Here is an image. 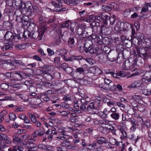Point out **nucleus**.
<instances>
[{
  "mask_svg": "<svg viewBox=\"0 0 151 151\" xmlns=\"http://www.w3.org/2000/svg\"><path fill=\"white\" fill-rule=\"evenodd\" d=\"M87 70H88V72H90L93 74H96V70L98 71L100 70L98 68H95L91 67L88 68V66L86 64H84L82 66V67H78L77 68L75 71L73 76L75 78H76L79 80H81L83 78L82 77H80L81 76H84V73L86 72Z\"/></svg>",
  "mask_w": 151,
  "mask_h": 151,
  "instance_id": "obj_1",
  "label": "nucleus"
},
{
  "mask_svg": "<svg viewBox=\"0 0 151 151\" xmlns=\"http://www.w3.org/2000/svg\"><path fill=\"white\" fill-rule=\"evenodd\" d=\"M67 0H58L56 2L53 1H51L50 4V5H52L55 8V10L57 12H60L62 11H65L67 10L68 8L63 7V2L65 4Z\"/></svg>",
  "mask_w": 151,
  "mask_h": 151,
  "instance_id": "obj_2",
  "label": "nucleus"
},
{
  "mask_svg": "<svg viewBox=\"0 0 151 151\" xmlns=\"http://www.w3.org/2000/svg\"><path fill=\"white\" fill-rule=\"evenodd\" d=\"M91 43H92V42L89 40L86 42L84 46L85 51L86 53L89 52L91 54L94 53H98V52H97L98 51L97 49L93 47L92 46L91 47Z\"/></svg>",
  "mask_w": 151,
  "mask_h": 151,
  "instance_id": "obj_3",
  "label": "nucleus"
},
{
  "mask_svg": "<svg viewBox=\"0 0 151 151\" xmlns=\"http://www.w3.org/2000/svg\"><path fill=\"white\" fill-rule=\"evenodd\" d=\"M104 27H100V29L99 32H98V30H96L95 28H94L93 30V33L91 35V37L93 39H96L97 37V34H101V33H104L105 35H109V32L108 31V28H103Z\"/></svg>",
  "mask_w": 151,
  "mask_h": 151,
  "instance_id": "obj_4",
  "label": "nucleus"
},
{
  "mask_svg": "<svg viewBox=\"0 0 151 151\" xmlns=\"http://www.w3.org/2000/svg\"><path fill=\"white\" fill-rule=\"evenodd\" d=\"M28 74L20 71H15L12 73V77L15 78V79L18 81H20L25 78Z\"/></svg>",
  "mask_w": 151,
  "mask_h": 151,
  "instance_id": "obj_5",
  "label": "nucleus"
},
{
  "mask_svg": "<svg viewBox=\"0 0 151 151\" xmlns=\"http://www.w3.org/2000/svg\"><path fill=\"white\" fill-rule=\"evenodd\" d=\"M75 35L73 34H71L70 37L69 38L68 42V46L71 48H74L75 47L74 45L75 43Z\"/></svg>",
  "mask_w": 151,
  "mask_h": 151,
  "instance_id": "obj_6",
  "label": "nucleus"
},
{
  "mask_svg": "<svg viewBox=\"0 0 151 151\" xmlns=\"http://www.w3.org/2000/svg\"><path fill=\"white\" fill-rule=\"evenodd\" d=\"M35 140L33 138L29 139L27 140V143L29 145L28 146V147L30 149L35 148L36 150L37 149L36 145L35 144Z\"/></svg>",
  "mask_w": 151,
  "mask_h": 151,
  "instance_id": "obj_7",
  "label": "nucleus"
},
{
  "mask_svg": "<svg viewBox=\"0 0 151 151\" xmlns=\"http://www.w3.org/2000/svg\"><path fill=\"white\" fill-rule=\"evenodd\" d=\"M110 111H108L107 109L105 108L103 111H100L97 113V115L102 119L107 118V114Z\"/></svg>",
  "mask_w": 151,
  "mask_h": 151,
  "instance_id": "obj_8",
  "label": "nucleus"
},
{
  "mask_svg": "<svg viewBox=\"0 0 151 151\" xmlns=\"http://www.w3.org/2000/svg\"><path fill=\"white\" fill-rule=\"evenodd\" d=\"M142 84V81L137 80L133 82L131 84V85L129 86L128 87L130 88H137L140 86Z\"/></svg>",
  "mask_w": 151,
  "mask_h": 151,
  "instance_id": "obj_9",
  "label": "nucleus"
},
{
  "mask_svg": "<svg viewBox=\"0 0 151 151\" xmlns=\"http://www.w3.org/2000/svg\"><path fill=\"white\" fill-rule=\"evenodd\" d=\"M12 47V45L8 43H5L3 46H1V50L4 51L10 50Z\"/></svg>",
  "mask_w": 151,
  "mask_h": 151,
  "instance_id": "obj_10",
  "label": "nucleus"
},
{
  "mask_svg": "<svg viewBox=\"0 0 151 151\" xmlns=\"http://www.w3.org/2000/svg\"><path fill=\"white\" fill-rule=\"evenodd\" d=\"M133 63H131V65L130 67V68L129 70L132 72L134 71L137 70V60L135 59H134L132 60Z\"/></svg>",
  "mask_w": 151,
  "mask_h": 151,
  "instance_id": "obj_11",
  "label": "nucleus"
},
{
  "mask_svg": "<svg viewBox=\"0 0 151 151\" xmlns=\"http://www.w3.org/2000/svg\"><path fill=\"white\" fill-rule=\"evenodd\" d=\"M82 60H84V58L81 55L75 56L72 55L71 57V59L69 60L70 61L73 62L74 60H77L79 62Z\"/></svg>",
  "mask_w": 151,
  "mask_h": 151,
  "instance_id": "obj_12",
  "label": "nucleus"
},
{
  "mask_svg": "<svg viewBox=\"0 0 151 151\" xmlns=\"http://www.w3.org/2000/svg\"><path fill=\"white\" fill-rule=\"evenodd\" d=\"M13 141L14 143L20 145H23L22 140L19 138L17 137L16 136L14 135L13 136Z\"/></svg>",
  "mask_w": 151,
  "mask_h": 151,
  "instance_id": "obj_13",
  "label": "nucleus"
},
{
  "mask_svg": "<svg viewBox=\"0 0 151 151\" xmlns=\"http://www.w3.org/2000/svg\"><path fill=\"white\" fill-rule=\"evenodd\" d=\"M131 61H132L131 59H129L125 62L123 65V68L125 70H129L130 68L131 63L130 62Z\"/></svg>",
  "mask_w": 151,
  "mask_h": 151,
  "instance_id": "obj_14",
  "label": "nucleus"
},
{
  "mask_svg": "<svg viewBox=\"0 0 151 151\" xmlns=\"http://www.w3.org/2000/svg\"><path fill=\"white\" fill-rule=\"evenodd\" d=\"M112 121L104 119V123L103 127H104L105 129H108L109 128V127L112 126Z\"/></svg>",
  "mask_w": 151,
  "mask_h": 151,
  "instance_id": "obj_15",
  "label": "nucleus"
},
{
  "mask_svg": "<svg viewBox=\"0 0 151 151\" xmlns=\"http://www.w3.org/2000/svg\"><path fill=\"white\" fill-rule=\"evenodd\" d=\"M13 34L10 32H6L4 39L6 40L11 41Z\"/></svg>",
  "mask_w": 151,
  "mask_h": 151,
  "instance_id": "obj_16",
  "label": "nucleus"
},
{
  "mask_svg": "<svg viewBox=\"0 0 151 151\" xmlns=\"http://www.w3.org/2000/svg\"><path fill=\"white\" fill-rule=\"evenodd\" d=\"M20 39L19 35L17 34H14L11 39L10 42H18Z\"/></svg>",
  "mask_w": 151,
  "mask_h": 151,
  "instance_id": "obj_17",
  "label": "nucleus"
},
{
  "mask_svg": "<svg viewBox=\"0 0 151 151\" xmlns=\"http://www.w3.org/2000/svg\"><path fill=\"white\" fill-rule=\"evenodd\" d=\"M40 35V32L39 31L35 32L32 35V37L33 38L38 39L40 40L41 39V36Z\"/></svg>",
  "mask_w": 151,
  "mask_h": 151,
  "instance_id": "obj_18",
  "label": "nucleus"
},
{
  "mask_svg": "<svg viewBox=\"0 0 151 151\" xmlns=\"http://www.w3.org/2000/svg\"><path fill=\"white\" fill-rule=\"evenodd\" d=\"M144 79H146L147 81H151V70L146 72L144 74Z\"/></svg>",
  "mask_w": 151,
  "mask_h": 151,
  "instance_id": "obj_19",
  "label": "nucleus"
},
{
  "mask_svg": "<svg viewBox=\"0 0 151 151\" xmlns=\"http://www.w3.org/2000/svg\"><path fill=\"white\" fill-rule=\"evenodd\" d=\"M99 58L104 63L106 62L107 59L106 55L105 53H100Z\"/></svg>",
  "mask_w": 151,
  "mask_h": 151,
  "instance_id": "obj_20",
  "label": "nucleus"
},
{
  "mask_svg": "<svg viewBox=\"0 0 151 151\" xmlns=\"http://www.w3.org/2000/svg\"><path fill=\"white\" fill-rule=\"evenodd\" d=\"M99 58L104 63L106 62L107 59L106 55L105 53H100Z\"/></svg>",
  "mask_w": 151,
  "mask_h": 151,
  "instance_id": "obj_21",
  "label": "nucleus"
},
{
  "mask_svg": "<svg viewBox=\"0 0 151 151\" xmlns=\"http://www.w3.org/2000/svg\"><path fill=\"white\" fill-rule=\"evenodd\" d=\"M99 58L104 63L106 62L107 59L106 55L105 53H100Z\"/></svg>",
  "mask_w": 151,
  "mask_h": 151,
  "instance_id": "obj_22",
  "label": "nucleus"
},
{
  "mask_svg": "<svg viewBox=\"0 0 151 151\" xmlns=\"http://www.w3.org/2000/svg\"><path fill=\"white\" fill-rule=\"evenodd\" d=\"M97 142L99 144H102L104 143H106L107 141L105 138L100 137L97 138Z\"/></svg>",
  "mask_w": 151,
  "mask_h": 151,
  "instance_id": "obj_23",
  "label": "nucleus"
},
{
  "mask_svg": "<svg viewBox=\"0 0 151 151\" xmlns=\"http://www.w3.org/2000/svg\"><path fill=\"white\" fill-rule=\"evenodd\" d=\"M3 26L6 29L9 30L12 27V24L10 22L7 21L4 22Z\"/></svg>",
  "mask_w": 151,
  "mask_h": 151,
  "instance_id": "obj_24",
  "label": "nucleus"
},
{
  "mask_svg": "<svg viewBox=\"0 0 151 151\" xmlns=\"http://www.w3.org/2000/svg\"><path fill=\"white\" fill-rule=\"evenodd\" d=\"M12 86L10 83H2L1 84L0 86L1 88L4 90H6L8 89L9 86Z\"/></svg>",
  "mask_w": 151,
  "mask_h": 151,
  "instance_id": "obj_25",
  "label": "nucleus"
},
{
  "mask_svg": "<svg viewBox=\"0 0 151 151\" xmlns=\"http://www.w3.org/2000/svg\"><path fill=\"white\" fill-rule=\"evenodd\" d=\"M78 1L77 0H67L65 4L70 6L76 5L77 4Z\"/></svg>",
  "mask_w": 151,
  "mask_h": 151,
  "instance_id": "obj_26",
  "label": "nucleus"
},
{
  "mask_svg": "<svg viewBox=\"0 0 151 151\" xmlns=\"http://www.w3.org/2000/svg\"><path fill=\"white\" fill-rule=\"evenodd\" d=\"M117 86L114 84L112 82V84H111V85L109 86H107V87H103V88H104V89H105L106 90H114V89H116V88Z\"/></svg>",
  "mask_w": 151,
  "mask_h": 151,
  "instance_id": "obj_27",
  "label": "nucleus"
},
{
  "mask_svg": "<svg viewBox=\"0 0 151 151\" xmlns=\"http://www.w3.org/2000/svg\"><path fill=\"white\" fill-rule=\"evenodd\" d=\"M73 98L74 97L68 94H66L63 96V99L65 101H72L74 99Z\"/></svg>",
  "mask_w": 151,
  "mask_h": 151,
  "instance_id": "obj_28",
  "label": "nucleus"
},
{
  "mask_svg": "<svg viewBox=\"0 0 151 151\" xmlns=\"http://www.w3.org/2000/svg\"><path fill=\"white\" fill-rule=\"evenodd\" d=\"M54 70V67L52 65H48L46 70L43 69L42 71L44 73L47 74L49 71H53Z\"/></svg>",
  "mask_w": 151,
  "mask_h": 151,
  "instance_id": "obj_29",
  "label": "nucleus"
},
{
  "mask_svg": "<svg viewBox=\"0 0 151 151\" xmlns=\"http://www.w3.org/2000/svg\"><path fill=\"white\" fill-rule=\"evenodd\" d=\"M119 114L118 113L114 112L111 114V118L115 120H118L119 118Z\"/></svg>",
  "mask_w": 151,
  "mask_h": 151,
  "instance_id": "obj_30",
  "label": "nucleus"
},
{
  "mask_svg": "<svg viewBox=\"0 0 151 151\" xmlns=\"http://www.w3.org/2000/svg\"><path fill=\"white\" fill-rule=\"evenodd\" d=\"M7 112L6 111H4L0 113V122H1L4 120V117L6 116Z\"/></svg>",
  "mask_w": 151,
  "mask_h": 151,
  "instance_id": "obj_31",
  "label": "nucleus"
},
{
  "mask_svg": "<svg viewBox=\"0 0 151 151\" xmlns=\"http://www.w3.org/2000/svg\"><path fill=\"white\" fill-rule=\"evenodd\" d=\"M27 3H22L20 6L19 7V8L20 10L21 11H23V12L24 11L27 12V9L26 8V6H27Z\"/></svg>",
  "mask_w": 151,
  "mask_h": 151,
  "instance_id": "obj_32",
  "label": "nucleus"
},
{
  "mask_svg": "<svg viewBox=\"0 0 151 151\" xmlns=\"http://www.w3.org/2000/svg\"><path fill=\"white\" fill-rule=\"evenodd\" d=\"M26 130L23 129H16L15 132L18 135H20L25 134L26 133Z\"/></svg>",
  "mask_w": 151,
  "mask_h": 151,
  "instance_id": "obj_33",
  "label": "nucleus"
},
{
  "mask_svg": "<svg viewBox=\"0 0 151 151\" xmlns=\"http://www.w3.org/2000/svg\"><path fill=\"white\" fill-rule=\"evenodd\" d=\"M96 144L95 142H93L91 144L87 145V148L89 150H93L97 147Z\"/></svg>",
  "mask_w": 151,
  "mask_h": 151,
  "instance_id": "obj_34",
  "label": "nucleus"
},
{
  "mask_svg": "<svg viewBox=\"0 0 151 151\" xmlns=\"http://www.w3.org/2000/svg\"><path fill=\"white\" fill-rule=\"evenodd\" d=\"M22 148V147L16 145L8 149L9 151H17V150H20Z\"/></svg>",
  "mask_w": 151,
  "mask_h": 151,
  "instance_id": "obj_35",
  "label": "nucleus"
},
{
  "mask_svg": "<svg viewBox=\"0 0 151 151\" xmlns=\"http://www.w3.org/2000/svg\"><path fill=\"white\" fill-rule=\"evenodd\" d=\"M27 6H28V12H34L35 10V9L33 8L32 4L30 2H28L27 3Z\"/></svg>",
  "mask_w": 151,
  "mask_h": 151,
  "instance_id": "obj_36",
  "label": "nucleus"
},
{
  "mask_svg": "<svg viewBox=\"0 0 151 151\" xmlns=\"http://www.w3.org/2000/svg\"><path fill=\"white\" fill-rule=\"evenodd\" d=\"M23 37L26 38H28L31 36V32L28 31H24L23 35Z\"/></svg>",
  "mask_w": 151,
  "mask_h": 151,
  "instance_id": "obj_37",
  "label": "nucleus"
},
{
  "mask_svg": "<svg viewBox=\"0 0 151 151\" xmlns=\"http://www.w3.org/2000/svg\"><path fill=\"white\" fill-rule=\"evenodd\" d=\"M101 17L102 20H105L106 22L109 18V17L108 16L107 14L105 12L102 13L101 14Z\"/></svg>",
  "mask_w": 151,
  "mask_h": 151,
  "instance_id": "obj_38",
  "label": "nucleus"
},
{
  "mask_svg": "<svg viewBox=\"0 0 151 151\" xmlns=\"http://www.w3.org/2000/svg\"><path fill=\"white\" fill-rule=\"evenodd\" d=\"M95 17L94 16L92 15L89 17L88 18L85 17L83 19V21L88 22H91V19L92 20H94Z\"/></svg>",
  "mask_w": 151,
  "mask_h": 151,
  "instance_id": "obj_39",
  "label": "nucleus"
},
{
  "mask_svg": "<svg viewBox=\"0 0 151 151\" xmlns=\"http://www.w3.org/2000/svg\"><path fill=\"white\" fill-rule=\"evenodd\" d=\"M69 25L70 30L72 32H73L74 28L76 27V23L75 22H70Z\"/></svg>",
  "mask_w": 151,
  "mask_h": 151,
  "instance_id": "obj_40",
  "label": "nucleus"
},
{
  "mask_svg": "<svg viewBox=\"0 0 151 151\" xmlns=\"http://www.w3.org/2000/svg\"><path fill=\"white\" fill-rule=\"evenodd\" d=\"M13 4H14L17 6H18V8L20 6L22 3L21 0H12Z\"/></svg>",
  "mask_w": 151,
  "mask_h": 151,
  "instance_id": "obj_41",
  "label": "nucleus"
},
{
  "mask_svg": "<svg viewBox=\"0 0 151 151\" xmlns=\"http://www.w3.org/2000/svg\"><path fill=\"white\" fill-rule=\"evenodd\" d=\"M91 109H96V106L92 101L89 104L88 106L87 107V109L88 111L91 110Z\"/></svg>",
  "mask_w": 151,
  "mask_h": 151,
  "instance_id": "obj_42",
  "label": "nucleus"
},
{
  "mask_svg": "<svg viewBox=\"0 0 151 151\" xmlns=\"http://www.w3.org/2000/svg\"><path fill=\"white\" fill-rule=\"evenodd\" d=\"M92 101L94 103L95 106H96V110H98L102 106V103H100V102H97L94 101Z\"/></svg>",
  "mask_w": 151,
  "mask_h": 151,
  "instance_id": "obj_43",
  "label": "nucleus"
},
{
  "mask_svg": "<svg viewBox=\"0 0 151 151\" xmlns=\"http://www.w3.org/2000/svg\"><path fill=\"white\" fill-rule=\"evenodd\" d=\"M45 19L43 17H40L38 23L41 26L44 25V24L45 23Z\"/></svg>",
  "mask_w": 151,
  "mask_h": 151,
  "instance_id": "obj_44",
  "label": "nucleus"
},
{
  "mask_svg": "<svg viewBox=\"0 0 151 151\" xmlns=\"http://www.w3.org/2000/svg\"><path fill=\"white\" fill-rule=\"evenodd\" d=\"M59 55L62 56L65 55L67 53V51L65 49H61L59 50Z\"/></svg>",
  "mask_w": 151,
  "mask_h": 151,
  "instance_id": "obj_45",
  "label": "nucleus"
},
{
  "mask_svg": "<svg viewBox=\"0 0 151 151\" xmlns=\"http://www.w3.org/2000/svg\"><path fill=\"white\" fill-rule=\"evenodd\" d=\"M6 31L4 29L0 30V39L3 40L4 39Z\"/></svg>",
  "mask_w": 151,
  "mask_h": 151,
  "instance_id": "obj_46",
  "label": "nucleus"
},
{
  "mask_svg": "<svg viewBox=\"0 0 151 151\" xmlns=\"http://www.w3.org/2000/svg\"><path fill=\"white\" fill-rule=\"evenodd\" d=\"M91 24L94 26L93 29L95 28L96 30H98V27L99 25V22H97L96 21H93L92 22Z\"/></svg>",
  "mask_w": 151,
  "mask_h": 151,
  "instance_id": "obj_47",
  "label": "nucleus"
},
{
  "mask_svg": "<svg viewBox=\"0 0 151 151\" xmlns=\"http://www.w3.org/2000/svg\"><path fill=\"white\" fill-rule=\"evenodd\" d=\"M111 8H113L116 11H118L119 10V6L115 3H113L111 4Z\"/></svg>",
  "mask_w": 151,
  "mask_h": 151,
  "instance_id": "obj_48",
  "label": "nucleus"
},
{
  "mask_svg": "<svg viewBox=\"0 0 151 151\" xmlns=\"http://www.w3.org/2000/svg\"><path fill=\"white\" fill-rule=\"evenodd\" d=\"M70 22V21H66L64 23L61 24V27L62 28H68Z\"/></svg>",
  "mask_w": 151,
  "mask_h": 151,
  "instance_id": "obj_49",
  "label": "nucleus"
},
{
  "mask_svg": "<svg viewBox=\"0 0 151 151\" xmlns=\"http://www.w3.org/2000/svg\"><path fill=\"white\" fill-rule=\"evenodd\" d=\"M104 82L106 86H109L112 84V82L110 80L105 78L104 79Z\"/></svg>",
  "mask_w": 151,
  "mask_h": 151,
  "instance_id": "obj_50",
  "label": "nucleus"
},
{
  "mask_svg": "<svg viewBox=\"0 0 151 151\" xmlns=\"http://www.w3.org/2000/svg\"><path fill=\"white\" fill-rule=\"evenodd\" d=\"M38 148L41 150H46L48 147H47L45 145L40 144L38 145Z\"/></svg>",
  "mask_w": 151,
  "mask_h": 151,
  "instance_id": "obj_51",
  "label": "nucleus"
},
{
  "mask_svg": "<svg viewBox=\"0 0 151 151\" xmlns=\"http://www.w3.org/2000/svg\"><path fill=\"white\" fill-rule=\"evenodd\" d=\"M132 11L130 9H129L126 10L123 14V16L125 17H127L128 16L130 15V12Z\"/></svg>",
  "mask_w": 151,
  "mask_h": 151,
  "instance_id": "obj_52",
  "label": "nucleus"
},
{
  "mask_svg": "<svg viewBox=\"0 0 151 151\" xmlns=\"http://www.w3.org/2000/svg\"><path fill=\"white\" fill-rule=\"evenodd\" d=\"M65 131L63 129V127H60L58 130V133H60V135H64L65 134Z\"/></svg>",
  "mask_w": 151,
  "mask_h": 151,
  "instance_id": "obj_53",
  "label": "nucleus"
},
{
  "mask_svg": "<svg viewBox=\"0 0 151 151\" xmlns=\"http://www.w3.org/2000/svg\"><path fill=\"white\" fill-rule=\"evenodd\" d=\"M148 9L147 6L146 5L145 6L142 7V10L140 12V13L142 14L143 16H144V14H143V13L148 12Z\"/></svg>",
  "mask_w": 151,
  "mask_h": 151,
  "instance_id": "obj_54",
  "label": "nucleus"
},
{
  "mask_svg": "<svg viewBox=\"0 0 151 151\" xmlns=\"http://www.w3.org/2000/svg\"><path fill=\"white\" fill-rule=\"evenodd\" d=\"M9 117L10 119L12 121H14L16 118L15 114L13 113H10L9 115Z\"/></svg>",
  "mask_w": 151,
  "mask_h": 151,
  "instance_id": "obj_55",
  "label": "nucleus"
},
{
  "mask_svg": "<svg viewBox=\"0 0 151 151\" xmlns=\"http://www.w3.org/2000/svg\"><path fill=\"white\" fill-rule=\"evenodd\" d=\"M70 114V112L68 111H63L61 112H59V114L60 115L62 116H63L67 117L68 115Z\"/></svg>",
  "mask_w": 151,
  "mask_h": 151,
  "instance_id": "obj_56",
  "label": "nucleus"
},
{
  "mask_svg": "<svg viewBox=\"0 0 151 151\" xmlns=\"http://www.w3.org/2000/svg\"><path fill=\"white\" fill-rule=\"evenodd\" d=\"M135 109L134 108H130L127 111V114L129 115H133L135 113L134 110Z\"/></svg>",
  "mask_w": 151,
  "mask_h": 151,
  "instance_id": "obj_57",
  "label": "nucleus"
},
{
  "mask_svg": "<svg viewBox=\"0 0 151 151\" xmlns=\"http://www.w3.org/2000/svg\"><path fill=\"white\" fill-rule=\"evenodd\" d=\"M60 106L65 109H67L69 107V104L65 102L62 103L60 104Z\"/></svg>",
  "mask_w": 151,
  "mask_h": 151,
  "instance_id": "obj_58",
  "label": "nucleus"
},
{
  "mask_svg": "<svg viewBox=\"0 0 151 151\" xmlns=\"http://www.w3.org/2000/svg\"><path fill=\"white\" fill-rule=\"evenodd\" d=\"M128 121L131 122L133 124L137 125L138 124V122L133 118H129L128 119Z\"/></svg>",
  "mask_w": 151,
  "mask_h": 151,
  "instance_id": "obj_59",
  "label": "nucleus"
},
{
  "mask_svg": "<svg viewBox=\"0 0 151 151\" xmlns=\"http://www.w3.org/2000/svg\"><path fill=\"white\" fill-rule=\"evenodd\" d=\"M102 9L104 11H110L111 10V7L106 5H104L102 6Z\"/></svg>",
  "mask_w": 151,
  "mask_h": 151,
  "instance_id": "obj_60",
  "label": "nucleus"
},
{
  "mask_svg": "<svg viewBox=\"0 0 151 151\" xmlns=\"http://www.w3.org/2000/svg\"><path fill=\"white\" fill-rule=\"evenodd\" d=\"M135 31L134 27H132V35L131 39H134L136 38V36L135 35Z\"/></svg>",
  "mask_w": 151,
  "mask_h": 151,
  "instance_id": "obj_61",
  "label": "nucleus"
},
{
  "mask_svg": "<svg viewBox=\"0 0 151 151\" xmlns=\"http://www.w3.org/2000/svg\"><path fill=\"white\" fill-rule=\"evenodd\" d=\"M108 129L109 130L110 132H111L112 134L114 135H116V129L113 127L111 126V127L109 128Z\"/></svg>",
  "mask_w": 151,
  "mask_h": 151,
  "instance_id": "obj_62",
  "label": "nucleus"
},
{
  "mask_svg": "<svg viewBox=\"0 0 151 151\" xmlns=\"http://www.w3.org/2000/svg\"><path fill=\"white\" fill-rule=\"evenodd\" d=\"M0 139L4 141L6 139H8V137L6 135L4 134H1L0 135Z\"/></svg>",
  "mask_w": 151,
  "mask_h": 151,
  "instance_id": "obj_63",
  "label": "nucleus"
},
{
  "mask_svg": "<svg viewBox=\"0 0 151 151\" xmlns=\"http://www.w3.org/2000/svg\"><path fill=\"white\" fill-rule=\"evenodd\" d=\"M118 74L119 77L120 76L124 77L127 76V74L125 73V72L123 70L120 71L118 73Z\"/></svg>",
  "mask_w": 151,
  "mask_h": 151,
  "instance_id": "obj_64",
  "label": "nucleus"
}]
</instances>
